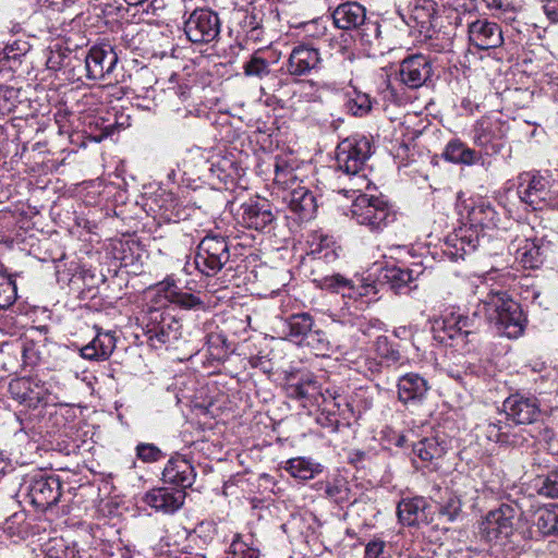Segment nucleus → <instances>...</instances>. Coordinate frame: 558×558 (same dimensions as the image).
Returning a JSON list of instances; mask_svg holds the SVG:
<instances>
[{
    "mask_svg": "<svg viewBox=\"0 0 558 558\" xmlns=\"http://www.w3.org/2000/svg\"><path fill=\"white\" fill-rule=\"evenodd\" d=\"M244 73L247 76H256L263 78L270 73L269 63L266 59L253 54L251 59L243 66Z\"/></svg>",
    "mask_w": 558,
    "mask_h": 558,
    "instance_id": "obj_50",
    "label": "nucleus"
},
{
    "mask_svg": "<svg viewBox=\"0 0 558 558\" xmlns=\"http://www.w3.org/2000/svg\"><path fill=\"white\" fill-rule=\"evenodd\" d=\"M310 255L312 256L316 267H319L322 264H330L338 259V247L333 244L330 247H325V250L315 248V251H311Z\"/></svg>",
    "mask_w": 558,
    "mask_h": 558,
    "instance_id": "obj_55",
    "label": "nucleus"
},
{
    "mask_svg": "<svg viewBox=\"0 0 558 558\" xmlns=\"http://www.w3.org/2000/svg\"><path fill=\"white\" fill-rule=\"evenodd\" d=\"M426 501L423 498L403 499L398 504L397 514L403 525H418L424 518Z\"/></svg>",
    "mask_w": 558,
    "mask_h": 558,
    "instance_id": "obj_32",
    "label": "nucleus"
},
{
    "mask_svg": "<svg viewBox=\"0 0 558 558\" xmlns=\"http://www.w3.org/2000/svg\"><path fill=\"white\" fill-rule=\"evenodd\" d=\"M345 101L347 110L355 117L366 116L372 109V100L369 95L353 90L352 94H348Z\"/></svg>",
    "mask_w": 558,
    "mask_h": 558,
    "instance_id": "obj_45",
    "label": "nucleus"
},
{
    "mask_svg": "<svg viewBox=\"0 0 558 558\" xmlns=\"http://www.w3.org/2000/svg\"><path fill=\"white\" fill-rule=\"evenodd\" d=\"M335 244L331 236L328 235H319L315 236L311 243V251H315V248H320L322 251L325 247H330Z\"/></svg>",
    "mask_w": 558,
    "mask_h": 558,
    "instance_id": "obj_61",
    "label": "nucleus"
},
{
    "mask_svg": "<svg viewBox=\"0 0 558 558\" xmlns=\"http://www.w3.org/2000/svg\"><path fill=\"white\" fill-rule=\"evenodd\" d=\"M386 543L379 538L368 542L365 546V558H384Z\"/></svg>",
    "mask_w": 558,
    "mask_h": 558,
    "instance_id": "obj_57",
    "label": "nucleus"
},
{
    "mask_svg": "<svg viewBox=\"0 0 558 558\" xmlns=\"http://www.w3.org/2000/svg\"><path fill=\"white\" fill-rule=\"evenodd\" d=\"M377 294V289L374 282H364L357 280V282L351 280L347 298L357 300L364 296H371Z\"/></svg>",
    "mask_w": 558,
    "mask_h": 558,
    "instance_id": "obj_51",
    "label": "nucleus"
},
{
    "mask_svg": "<svg viewBox=\"0 0 558 558\" xmlns=\"http://www.w3.org/2000/svg\"><path fill=\"white\" fill-rule=\"evenodd\" d=\"M517 508L502 504L486 513L480 525L482 537L488 543H500L509 538L514 531Z\"/></svg>",
    "mask_w": 558,
    "mask_h": 558,
    "instance_id": "obj_9",
    "label": "nucleus"
},
{
    "mask_svg": "<svg viewBox=\"0 0 558 558\" xmlns=\"http://www.w3.org/2000/svg\"><path fill=\"white\" fill-rule=\"evenodd\" d=\"M142 322L148 343L154 349L172 343L181 336V323L173 315L159 308H150Z\"/></svg>",
    "mask_w": 558,
    "mask_h": 558,
    "instance_id": "obj_8",
    "label": "nucleus"
},
{
    "mask_svg": "<svg viewBox=\"0 0 558 558\" xmlns=\"http://www.w3.org/2000/svg\"><path fill=\"white\" fill-rule=\"evenodd\" d=\"M10 466V463L8 462L7 459H4L2 457V454H0V480L4 476V474L7 473V470L9 469Z\"/></svg>",
    "mask_w": 558,
    "mask_h": 558,
    "instance_id": "obj_63",
    "label": "nucleus"
},
{
    "mask_svg": "<svg viewBox=\"0 0 558 558\" xmlns=\"http://www.w3.org/2000/svg\"><path fill=\"white\" fill-rule=\"evenodd\" d=\"M313 281L320 289L332 293H341L343 298H347L351 283V279H348L340 274L314 277Z\"/></svg>",
    "mask_w": 558,
    "mask_h": 558,
    "instance_id": "obj_41",
    "label": "nucleus"
},
{
    "mask_svg": "<svg viewBox=\"0 0 558 558\" xmlns=\"http://www.w3.org/2000/svg\"><path fill=\"white\" fill-rule=\"evenodd\" d=\"M429 390L428 380L418 373H407L397 381L398 400L411 411L423 404Z\"/></svg>",
    "mask_w": 558,
    "mask_h": 558,
    "instance_id": "obj_14",
    "label": "nucleus"
},
{
    "mask_svg": "<svg viewBox=\"0 0 558 558\" xmlns=\"http://www.w3.org/2000/svg\"><path fill=\"white\" fill-rule=\"evenodd\" d=\"M303 343L320 354H325L331 350V344L326 332L320 329L312 328Z\"/></svg>",
    "mask_w": 558,
    "mask_h": 558,
    "instance_id": "obj_49",
    "label": "nucleus"
},
{
    "mask_svg": "<svg viewBox=\"0 0 558 558\" xmlns=\"http://www.w3.org/2000/svg\"><path fill=\"white\" fill-rule=\"evenodd\" d=\"M241 219L248 229L266 231L272 228L276 218L267 201L256 199L242 204Z\"/></svg>",
    "mask_w": 558,
    "mask_h": 558,
    "instance_id": "obj_20",
    "label": "nucleus"
},
{
    "mask_svg": "<svg viewBox=\"0 0 558 558\" xmlns=\"http://www.w3.org/2000/svg\"><path fill=\"white\" fill-rule=\"evenodd\" d=\"M110 135V132L108 131V128L106 129V131L98 137H95V141L96 142H100L104 137Z\"/></svg>",
    "mask_w": 558,
    "mask_h": 558,
    "instance_id": "obj_64",
    "label": "nucleus"
},
{
    "mask_svg": "<svg viewBox=\"0 0 558 558\" xmlns=\"http://www.w3.org/2000/svg\"><path fill=\"white\" fill-rule=\"evenodd\" d=\"M45 341L46 338L38 329L31 331L25 335L22 343V357L26 365H37L45 353Z\"/></svg>",
    "mask_w": 558,
    "mask_h": 558,
    "instance_id": "obj_31",
    "label": "nucleus"
},
{
    "mask_svg": "<svg viewBox=\"0 0 558 558\" xmlns=\"http://www.w3.org/2000/svg\"><path fill=\"white\" fill-rule=\"evenodd\" d=\"M185 496L186 494L182 489L156 487L144 495L143 502L158 512L171 514L183 506Z\"/></svg>",
    "mask_w": 558,
    "mask_h": 558,
    "instance_id": "obj_19",
    "label": "nucleus"
},
{
    "mask_svg": "<svg viewBox=\"0 0 558 558\" xmlns=\"http://www.w3.org/2000/svg\"><path fill=\"white\" fill-rule=\"evenodd\" d=\"M448 449L445 437L439 435L428 436L414 442L412 446L413 453L423 462H433L440 459Z\"/></svg>",
    "mask_w": 558,
    "mask_h": 558,
    "instance_id": "obj_27",
    "label": "nucleus"
},
{
    "mask_svg": "<svg viewBox=\"0 0 558 558\" xmlns=\"http://www.w3.org/2000/svg\"><path fill=\"white\" fill-rule=\"evenodd\" d=\"M536 526L543 535L558 534V505L537 512Z\"/></svg>",
    "mask_w": 558,
    "mask_h": 558,
    "instance_id": "obj_44",
    "label": "nucleus"
},
{
    "mask_svg": "<svg viewBox=\"0 0 558 558\" xmlns=\"http://www.w3.org/2000/svg\"><path fill=\"white\" fill-rule=\"evenodd\" d=\"M537 493L548 498H558V470L549 472L536 480Z\"/></svg>",
    "mask_w": 558,
    "mask_h": 558,
    "instance_id": "obj_47",
    "label": "nucleus"
},
{
    "mask_svg": "<svg viewBox=\"0 0 558 558\" xmlns=\"http://www.w3.org/2000/svg\"><path fill=\"white\" fill-rule=\"evenodd\" d=\"M230 260V246L227 236L208 233L197 245L194 264L206 277L216 276Z\"/></svg>",
    "mask_w": 558,
    "mask_h": 558,
    "instance_id": "obj_5",
    "label": "nucleus"
},
{
    "mask_svg": "<svg viewBox=\"0 0 558 558\" xmlns=\"http://www.w3.org/2000/svg\"><path fill=\"white\" fill-rule=\"evenodd\" d=\"M260 550L255 545L253 535L235 534L226 550L225 558H259Z\"/></svg>",
    "mask_w": 558,
    "mask_h": 558,
    "instance_id": "obj_33",
    "label": "nucleus"
},
{
    "mask_svg": "<svg viewBox=\"0 0 558 558\" xmlns=\"http://www.w3.org/2000/svg\"><path fill=\"white\" fill-rule=\"evenodd\" d=\"M25 493L32 506L46 511L57 505L61 497V482L57 476L37 475L25 484Z\"/></svg>",
    "mask_w": 558,
    "mask_h": 558,
    "instance_id": "obj_11",
    "label": "nucleus"
},
{
    "mask_svg": "<svg viewBox=\"0 0 558 558\" xmlns=\"http://www.w3.org/2000/svg\"><path fill=\"white\" fill-rule=\"evenodd\" d=\"M480 233L472 227L463 226L447 236L446 253L452 258H464L480 245Z\"/></svg>",
    "mask_w": 558,
    "mask_h": 558,
    "instance_id": "obj_24",
    "label": "nucleus"
},
{
    "mask_svg": "<svg viewBox=\"0 0 558 558\" xmlns=\"http://www.w3.org/2000/svg\"><path fill=\"white\" fill-rule=\"evenodd\" d=\"M341 392V389L337 387L326 388L325 390L319 389L318 399H322V403L325 405V409L327 410L328 407H330L331 403L336 401V399L339 397Z\"/></svg>",
    "mask_w": 558,
    "mask_h": 558,
    "instance_id": "obj_59",
    "label": "nucleus"
},
{
    "mask_svg": "<svg viewBox=\"0 0 558 558\" xmlns=\"http://www.w3.org/2000/svg\"><path fill=\"white\" fill-rule=\"evenodd\" d=\"M284 326L288 329V337L296 343H303L314 326V319L308 313L290 315Z\"/></svg>",
    "mask_w": 558,
    "mask_h": 558,
    "instance_id": "obj_34",
    "label": "nucleus"
},
{
    "mask_svg": "<svg viewBox=\"0 0 558 558\" xmlns=\"http://www.w3.org/2000/svg\"><path fill=\"white\" fill-rule=\"evenodd\" d=\"M475 294L497 332L510 339H517L523 333L526 319L520 304L506 291L482 283L476 287Z\"/></svg>",
    "mask_w": 558,
    "mask_h": 558,
    "instance_id": "obj_1",
    "label": "nucleus"
},
{
    "mask_svg": "<svg viewBox=\"0 0 558 558\" xmlns=\"http://www.w3.org/2000/svg\"><path fill=\"white\" fill-rule=\"evenodd\" d=\"M118 54L109 44L94 46L85 57L86 76L88 80H110L118 63Z\"/></svg>",
    "mask_w": 558,
    "mask_h": 558,
    "instance_id": "obj_12",
    "label": "nucleus"
},
{
    "mask_svg": "<svg viewBox=\"0 0 558 558\" xmlns=\"http://www.w3.org/2000/svg\"><path fill=\"white\" fill-rule=\"evenodd\" d=\"M323 66V59L317 48L299 44L294 46L286 62V71L293 77L311 75Z\"/></svg>",
    "mask_w": 558,
    "mask_h": 558,
    "instance_id": "obj_13",
    "label": "nucleus"
},
{
    "mask_svg": "<svg viewBox=\"0 0 558 558\" xmlns=\"http://www.w3.org/2000/svg\"><path fill=\"white\" fill-rule=\"evenodd\" d=\"M116 349V338L110 331H98L95 338L81 349V356L89 361H106Z\"/></svg>",
    "mask_w": 558,
    "mask_h": 558,
    "instance_id": "obj_26",
    "label": "nucleus"
},
{
    "mask_svg": "<svg viewBox=\"0 0 558 558\" xmlns=\"http://www.w3.org/2000/svg\"><path fill=\"white\" fill-rule=\"evenodd\" d=\"M518 186L520 199L534 210H541L553 205L556 199L558 183L549 174L527 172L521 175Z\"/></svg>",
    "mask_w": 558,
    "mask_h": 558,
    "instance_id": "obj_7",
    "label": "nucleus"
},
{
    "mask_svg": "<svg viewBox=\"0 0 558 558\" xmlns=\"http://www.w3.org/2000/svg\"><path fill=\"white\" fill-rule=\"evenodd\" d=\"M31 45L26 40H14L0 50V66L1 70L8 66L10 70L15 71L22 63V58L29 51Z\"/></svg>",
    "mask_w": 558,
    "mask_h": 558,
    "instance_id": "obj_36",
    "label": "nucleus"
},
{
    "mask_svg": "<svg viewBox=\"0 0 558 558\" xmlns=\"http://www.w3.org/2000/svg\"><path fill=\"white\" fill-rule=\"evenodd\" d=\"M327 412L333 416L338 415L343 420H349L353 414V408L348 399L342 392L339 397L328 407Z\"/></svg>",
    "mask_w": 558,
    "mask_h": 558,
    "instance_id": "obj_52",
    "label": "nucleus"
},
{
    "mask_svg": "<svg viewBox=\"0 0 558 558\" xmlns=\"http://www.w3.org/2000/svg\"><path fill=\"white\" fill-rule=\"evenodd\" d=\"M365 8L355 1L339 4L332 12V21L337 28L350 31L365 24Z\"/></svg>",
    "mask_w": 558,
    "mask_h": 558,
    "instance_id": "obj_25",
    "label": "nucleus"
},
{
    "mask_svg": "<svg viewBox=\"0 0 558 558\" xmlns=\"http://www.w3.org/2000/svg\"><path fill=\"white\" fill-rule=\"evenodd\" d=\"M155 290L158 296H161V294H163V299L167 302L172 303L181 289L177 286L175 280L173 278L167 277L165 280L155 286Z\"/></svg>",
    "mask_w": 558,
    "mask_h": 558,
    "instance_id": "obj_54",
    "label": "nucleus"
},
{
    "mask_svg": "<svg viewBox=\"0 0 558 558\" xmlns=\"http://www.w3.org/2000/svg\"><path fill=\"white\" fill-rule=\"evenodd\" d=\"M16 300V284L9 276L0 272V310L10 307Z\"/></svg>",
    "mask_w": 558,
    "mask_h": 558,
    "instance_id": "obj_48",
    "label": "nucleus"
},
{
    "mask_svg": "<svg viewBox=\"0 0 558 558\" xmlns=\"http://www.w3.org/2000/svg\"><path fill=\"white\" fill-rule=\"evenodd\" d=\"M373 154L371 141L362 135H353L342 140L336 149L337 169L355 180L354 187L343 190L349 192H362L369 182L364 173L367 160Z\"/></svg>",
    "mask_w": 558,
    "mask_h": 558,
    "instance_id": "obj_2",
    "label": "nucleus"
},
{
    "mask_svg": "<svg viewBox=\"0 0 558 558\" xmlns=\"http://www.w3.org/2000/svg\"><path fill=\"white\" fill-rule=\"evenodd\" d=\"M517 258L524 268L535 269L543 264L541 247L530 240H525L524 245L518 250Z\"/></svg>",
    "mask_w": 558,
    "mask_h": 558,
    "instance_id": "obj_42",
    "label": "nucleus"
},
{
    "mask_svg": "<svg viewBox=\"0 0 558 558\" xmlns=\"http://www.w3.org/2000/svg\"><path fill=\"white\" fill-rule=\"evenodd\" d=\"M136 456L143 462H156L165 457L157 446L145 442L136 446Z\"/></svg>",
    "mask_w": 558,
    "mask_h": 558,
    "instance_id": "obj_53",
    "label": "nucleus"
},
{
    "mask_svg": "<svg viewBox=\"0 0 558 558\" xmlns=\"http://www.w3.org/2000/svg\"><path fill=\"white\" fill-rule=\"evenodd\" d=\"M507 421L514 424H532L541 414L538 399L532 395L514 393L504 401Z\"/></svg>",
    "mask_w": 558,
    "mask_h": 558,
    "instance_id": "obj_15",
    "label": "nucleus"
},
{
    "mask_svg": "<svg viewBox=\"0 0 558 558\" xmlns=\"http://www.w3.org/2000/svg\"><path fill=\"white\" fill-rule=\"evenodd\" d=\"M282 198L291 211L295 213L301 220L313 218L317 210L313 192L302 183H298L296 186L286 191Z\"/></svg>",
    "mask_w": 558,
    "mask_h": 558,
    "instance_id": "obj_23",
    "label": "nucleus"
},
{
    "mask_svg": "<svg viewBox=\"0 0 558 558\" xmlns=\"http://www.w3.org/2000/svg\"><path fill=\"white\" fill-rule=\"evenodd\" d=\"M472 325L473 318L460 311L447 310L433 323L434 339L446 347L463 348L469 341V336L473 333Z\"/></svg>",
    "mask_w": 558,
    "mask_h": 558,
    "instance_id": "obj_6",
    "label": "nucleus"
},
{
    "mask_svg": "<svg viewBox=\"0 0 558 558\" xmlns=\"http://www.w3.org/2000/svg\"><path fill=\"white\" fill-rule=\"evenodd\" d=\"M284 470L295 478L307 481L322 472V465L310 459L298 457L288 460Z\"/></svg>",
    "mask_w": 558,
    "mask_h": 558,
    "instance_id": "obj_37",
    "label": "nucleus"
},
{
    "mask_svg": "<svg viewBox=\"0 0 558 558\" xmlns=\"http://www.w3.org/2000/svg\"><path fill=\"white\" fill-rule=\"evenodd\" d=\"M470 44L481 50L495 49L502 45L500 26L488 20H475L468 23Z\"/></svg>",
    "mask_w": 558,
    "mask_h": 558,
    "instance_id": "obj_17",
    "label": "nucleus"
},
{
    "mask_svg": "<svg viewBox=\"0 0 558 558\" xmlns=\"http://www.w3.org/2000/svg\"><path fill=\"white\" fill-rule=\"evenodd\" d=\"M508 131V123L499 117H483L473 128V141L480 147L488 149L490 146L493 150H496L498 146L496 142L506 137Z\"/></svg>",
    "mask_w": 558,
    "mask_h": 558,
    "instance_id": "obj_16",
    "label": "nucleus"
},
{
    "mask_svg": "<svg viewBox=\"0 0 558 558\" xmlns=\"http://www.w3.org/2000/svg\"><path fill=\"white\" fill-rule=\"evenodd\" d=\"M287 396L296 400L318 403L319 385L311 374L302 375L296 381L286 387Z\"/></svg>",
    "mask_w": 558,
    "mask_h": 558,
    "instance_id": "obj_28",
    "label": "nucleus"
},
{
    "mask_svg": "<svg viewBox=\"0 0 558 558\" xmlns=\"http://www.w3.org/2000/svg\"><path fill=\"white\" fill-rule=\"evenodd\" d=\"M400 80L409 88H418L432 75V63L427 56L415 53L407 57L400 64Z\"/></svg>",
    "mask_w": 558,
    "mask_h": 558,
    "instance_id": "obj_18",
    "label": "nucleus"
},
{
    "mask_svg": "<svg viewBox=\"0 0 558 558\" xmlns=\"http://www.w3.org/2000/svg\"><path fill=\"white\" fill-rule=\"evenodd\" d=\"M436 14L437 3L434 0H415L405 22L410 27L417 28L421 34L430 38L436 27Z\"/></svg>",
    "mask_w": 558,
    "mask_h": 558,
    "instance_id": "obj_22",
    "label": "nucleus"
},
{
    "mask_svg": "<svg viewBox=\"0 0 558 558\" xmlns=\"http://www.w3.org/2000/svg\"><path fill=\"white\" fill-rule=\"evenodd\" d=\"M221 23L218 14L209 9H194L184 21V34L197 45L209 44L220 34Z\"/></svg>",
    "mask_w": 558,
    "mask_h": 558,
    "instance_id": "obj_10",
    "label": "nucleus"
},
{
    "mask_svg": "<svg viewBox=\"0 0 558 558\" xmlns=\"http://www.w3.org/2000/svg\"><path fill=\"white\" fill-rule=\"evenodd\" d=\"M442 157L453 163L473 165L478 160V154L468 147L460 140H452L447 145L442 153Z\"/></svg>",
    "mask_w": 558,
    "mask_h": 558,
    "instance_id": "obj_35",
    "label": "nucleus"
},
{
    "mask_svg": "<svg viewBox=\"0 0 558 558\" xmlns=\"http://www.w3.org/2000/svg\"><path fill=\"white\" fill-rule=\"evenodd\" d=\"M172 303H175L185 310L201 308L204 305V302L198 296L192 293L182 292L181 290Z\"/></svg>",
    "mask_w": 558,
    "mask_h": 558,
    "instance_id": "obj_56",
    "label": "nucleus"
},
{
    "mask_svg": "<svg viewBox=\"0 0 558 558\" xmlns=\"http://www.w3.org/2000/svg\"><path fill=\"white\" fill-rule=\"evenodd\" d=\"M45 558H80V555L74 546L61 544L60 549H49Z\"/></svg>",
    "mask_w": 558,
    "mask_h": 558,
    "instance_id": "obj_58",
    "label": "nucleus"
},
{
    "mask_svg": "<svg viewBox=\"0 0 558 558\" xmlns=\"http://www.w3.org/2000/svg\"><path fill=\"white\" fill-rule=\"evenodd\" d=\"M375 352L387 365L397 364L401 360V353L396 344L388 337L379 336L374 343Z\"/></svg>",
    "mask_w": 558,
    "mask_h": 558,
    "instance_id": "obj_43",
    "label": "nucleus"
},
{
    "mask_svg": "<svg viewBox=\"0 0 558 558\" xmlns=\"http://www.w3.org/2000/svg\"><path fill=\"white\" fill-rule=\"evenodd\" d=\"M9 393L13 400L28 410L57 405L60 402L52 385L37 376L12 379L9 384Z\"/></svg>",
    "mask_w": 558,
    "mask_h": 558,
    "instance_id": "obj_4",
    "label": "nucleus"
},
{
    "mask_svg": "<svg viewBox=\"0 0 558 558\" xmlns=\"http://www.w3.org/2000/svg\"><path fill=\"white\" fill-rule=\"evenodd\" d=\"M274 182L283 192L294 187L298 183H302L299 181V178L295 174V167L293 161L287 156H275L274 157Z\"/></svg>",
    "mask_w": 558,
    "mask_h": 558,
    "instance_id": "obj_29",
    "label": "nucleus"
},
{
    "mask_svg": "<svg viewBox=\"0 0 558 558\" xmlns=\"http://www.w3.org/2000/svg\"><path fill=\"white\" fill-rule=\"evenodd\" d=\"M486 437L490 441L517 446L519 444L518 437L515 434L511 432L510 423L502 422L500 420L495 422H489L486 425Z\"/></svg>",
    "mask_w": 558,
    "mask_h": 558,
    "instance_id": "obj_39",
    "label": "nucleus"
},
{
    "mask_svg": "<svg viewBox=\"0 0 558 558\" xmlns=\"http://www.w3.org/2000/svg\"><path fill=\"white\" fill-rule=\"evenodd\" d=\"M437 505L439 514L446 517L450 522L459 517L462 508L460 497L448 488L444 490Z\"/></svg>",
    "mask_w": 558,
    "mask_h": 558,
    "instance_id": "obj_40",
    "label": "nucleus"
},
{
    "mask_svg": "<svg viewBox=\"0 0 558 558\" xmlns=\"http://www.w3.org/2000/svg\"><path fill=\"white\" fill-rule=\"evenodd\" d=\"M539 439L548 445V449H553V445L556 441V434L550 427H544L539 430Z\"/></svg>",
    "mask_w": 558,
    "mask_h": 558,
    "instance_id": "obj_62",
    "label": "nucleus"
},
{
    "mask_svg": "<svg viewBox=\"0 0 558 558\" xmlns=\"http://www.w3.org/2000/svg\"><path fill=\"white\" fill-rule=\"evenodd\" d=\"M351 490L343 478H335L325 484V496L338 505L348 502Z\"/></svg>",
    "mask_w": 558,
    "mask_h": 558,
    "instance_id": "obj_46",
    "label": "nucleus"
},
{
    "mask_svg": "<svg viewBox=\"0 0 558 558\" xmlns=\"http://www.w3.org/2000/svg\"><path fill=\"white\" fill-rule=\"evenodd\" d=\"M196 478V472L191 461L184 456L175 453L172 456L163 471L162 481L167 484L174 485L185 492L186 488L191 487Z\"/></svg>",
    "mask_w": 558,
    "mask_h": 558,
    "instance_id": "obj_21",
    "label": "nucleus"
},
{
    "mask_svg": "<svg viewBox=\"0 0 558 558\" xmlns=\"http://www.w3.org/2000/svg\"><path fill=\"white\" fill-rule=\"evenodd\" d=\"M354 197L351 206L352 219L372 232H380L396 220V213L383 196L351 192Z\"/></svg>",
    "mask_w": 558,
    "mask_h": 558,
    "instance_id": "obj_3",
    "label": "nucleus"
},
{
    "mask_svg": "<svg viewBox=\"0 0 558 558\" xmlns=\"http://www.w3.org/2000/svg\"><path fill=\"white\" fill-rule=\"evenodd\" d=\"M384 279L397 294H407L416 288V277L413 270L397 266L387 267L385 269Z\"/></svg>",
    "mask_w": 558,
    "mask_h": 558,
    "instance_id": "obj_30",
    "label": "nucleus"
},
{
    "mask_svg": "<svg viewBox=\"0 0 558 558\" xmlns=\"http://www.w3.org/2000/svg\"><path fill=\"white\" fill-rule=\"evenodd\" d=\"M469 220L471 227H481L490 229L496 227L497 214L490 204L480 202L469 211Z\"/></svg>",
    "mask_w": 558,
    "mask_h": 558,
    "instance_id": "obj_38",
    "label": "nucleus"
},
{
    "mask_svg": "<svg viewBox=\"0 0 558 558\" xmlns=\"http://www.w3.org/2000/svg\"><path fill=\"white\" fill-rule=\"evenodd\" d=\"M542 9L548 21L558 23V0H543Z\"/></svg>",
    "mask_w": 558,
    "mask_h": 558,
    "instance_id": "obj_60",
    "label": "nucleus"
}]
</instances>
